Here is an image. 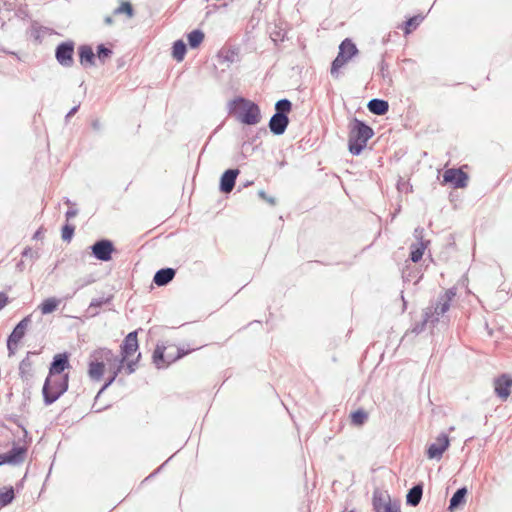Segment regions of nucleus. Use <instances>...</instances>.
Returning a JSON list of instances; mask_svg holds the SVG:
<instances>
[{
	"label": "nucleus",
	"instance_id": "nucleus-1",
	"mask_svg": "<svg viewBox=\"0 0 512 512\" xmlns=\"http://www.w3.org/2000/svg\"><path fill=\"white\" fill-rule=\"evenodd\" d=\"M374 135L373 129L365 122L354 118L349 124L348 147L352 155H360L367 142Z\"/></svg>",
	"mask_w": 512,
	"mask_h": 512
},
{
	"label": "nucleus",
	"instance_id": "nucleus-2",
	"mask_svg": "<svg viewBox=\"0 0 512 512\" xmlns=\"http://www.w3.org/2000/svg\"><path fill=\"white\" fill-rule=\"evenodd\" d=\"M68 382V375L49 374L42 389L44 403L51 405L58 400L67 391Z\"/></svg>",
	"mask_w": 512,
	"mask_h": 512
},
{
	"label": "nucleus",
	"instance_id": "nucleus-3",
	"mask_svg": "<svg viewBox=\"0 0 512 512\" xmlns=\"http://www.w3.org/2000/svg\"><path fill=\"white\" fill-rule=\"evenodd\" d=\"M230 107L239 106L236 115L237 119L246 125H256L261 120L259 106L243 97H238L229 103Z\"/></svg>",
	"mask_w": 512,
	"mask_h": 512
},
{
	"label": "nucleus",
	"instance_id": "nucleus-4",
	"mask_svg": "<svg viewBox=\"0 0 512 512\" xmlns=\"http://www.w3.org/2000/svg\"><path fill=\"white\" fill-rule=\"evenodd\" d=\"M91 358L88 375L92 380L99 381L104 373L105 362L111 364L115 354L110 349L99 348L91 354Z\"/></svg>",
	"mask_w": 512,
	"mask_h": 512
},
{
	"label": "nucleus",
	"instance_id": "nucleus-5",
	"mask_svg": "<svg viewBox=\"0 0 512 512\" xmlns=\"http://www.w3.org/2000/svg\"><path fill=\"white\" fill-rule=\"evenodd\" d=\"M358 54V49L351 39H344L340 46L337 57L331 64V75L334 77L338 76V71L342 68L353 56Z\"/></svg>",
	"mask_w": 512,
	"mask_h": 512
},
{
	"label": "nucleus",
	"instance_id": "nucleus-6",
	"mask_svg": "<svg viewBox=\"0 0 512 512\" xmlns=\"http://www.w3.org/2000/svg\"><path fill=\"white\" fill-rule=\"evenodd\" d=\"M92 255L100 261H109L112 258L114 245L108 239H101L96 241L91 247Z\"/></svg>",
	"mask_w": 512,
	"mask_h": 512
},
{
	"label": "nucleus",
	"instance_id": "nucleus-7",
	"mask_svg": "<svg viewBox=\"0 0 512 512\" xmlns=\"http://www.w3.org/2000/svg\"><path fill=\"white\" fill-rule=\"evenodd\" d=\"M73 53L74 43L71 41L62 42L56 47L55 57L58 63L63 67H71L74 63Z\"/></svg>",
	"mask_w": 512,
	"mask_h": 512
},
{
	"label": "nucleus",
	"instance_id": "nucleus-8",
	"mask_svg": "<svg viewBox=\"0 0 512 512\" xmlns=\"http://www.w3.org/2000/svg\"><path fill=\"white\" fill-rule=\"evenodd\" d=\"M27 448L20 445H14L8 452L0 454L3 464L19 465L25 461Z\"/></svg>",
	"mask_w": 512,
	"mask_h": 512
},
{
	"label": "nucleus",
	"instance_id": "nucleus-9",
	"mask_svg": "<svg viewBox=\"0 0 512 512\" xmlns=\"http://www.w3.org/2000/svg\"><path fill=\"white\" fill-rule=\"evenodd\" d=\"M449 447V438L446 433H441L435 443L429 445L427 449V456L430 459H440Z\"/></svg>",
	"mask_w": 512,
	"mask_h": 512
},
{
	"label": "nucleus",
	"instance_id": "nucleus-10",
	"mask_svg": "<svg viewBox=\"0 0 512 512\" xmlns=\"http://www.w3.org/2000/svg\"><path fill=\"white\" fill-rule=\"evenodd\" d=\"M443 180L454 188H464L467 186L468 175L460 169H448L443 175Z\"/></svg>",
	"mask_w": 512,
	"mask_h": 512
},
{
	"label": "nucleus",
	"instance_id": "nucleus-11",
	"mask_svg": "<svg viewBox=\"0 0 512 512\" xmlns=\"http://www.w3.org/2000/svg\"><path fill=\"white\" fill-rule=\"evenodd\" d=\"M455 295L456 293L453 289H448L438 297L436 306L430 307L434 312V317L439 318L449 310L450 303L452 299L455 297Z\"/></svg>",
	"mask_w": 512,
	"mask_h": 512
},
{
	"label": "nucleus",
	"instance_id": "nucleus-12",
	"mask_svg": "<svg viewBox=\"0 0 512 512\" xmlns=\"http://www.w3.org/2000/svg\"><path fill=\"white\" fill-rule=\"evenodd\" d=\"M512 387V378L509 375L503 374L494 380V390L498 397L502 400H506Z\"/></svg>",
	"mask_w": 512,
	"mask_h": 512
},
{
	"label": "nucleus",
	"instance_id": "nucleus-13",
	"mask_svg": "<svg viewBox=\"0 0 512 512\" xmlns=\"http://www.w3.org/2000/svg\"><path fill=\"white\" fill-rule=\"evenodd\" d=\"M137 333V331H132L123 340V343L121 345V358H124L126 360L134 352L137 351L139 347Z\"/></svg>",
	"mask_w": 512,
	"mask_h": 512
},
{
	"label": "nucleus",
	"instance_id": "nucleus-14",
	"mask_svg": "<svg viewBox=\"0 0 512 512\" xmlns=\"http://www.w3.org/2000/svg\"><path fill=\"white\" fill-rule=\"evenodd\" d=\"M238 174V169H228L222 174L219 187L222 193H230L233 190Z\"/></svg>",
	"mask_w": 512,
	"mask_h": 512
},
{
	"label": "nucleus",
	"instance_id": "nucleus-15",
	"mask_svg": "<svg viewBox=\"0 0 512 512\" xmlns=\"http://www.w3.org/2000/svg\"><path fill=\"white\" fill-rule=\"evenodd\" d=\"M289 124V118L286 115L274 114L269 121L270 131L275 135H282Z\"/></svg>",
	"mask_w": 512,
	"mask_h": 512
},
{
	"label": "nucleus",
	"instance_id": "nucleus-16",
	"mask_svg": "<svg viewBox=\"0 0 512 512\" xmlns=\"http://www.w3.org/2000/svg\"><path fill=\"white\" fill-rule=\"evenodd\" d=\"M431 323L432 325H434L435 323L438 322V317H434V312L432 311L431 308H426L424 310V313H423V319L422 321L416 323L412 329L410 330L411 333H414L415 335H418L420 334L421 332H423L426 328V324L427 323Z\"/></svg>",
	"mask_w": 512,
	"mask_h": 512
},
{
	"label": "nucleus",
	"instance_id": "nucleus-17",
	"mask_svg": "<svg viewBox=\"0 0 512 512\" xmlns=\"http://www.w3.org/2000/svg\"><path fill=\"white\" fill-rule=\"evenodd\" d=\"M31 323V315L24 317L13 329L11 334L8 336L10 342H20L25 336L28 326Z\"/></svg>",
	"mask_w": 512,
	"mask_h": 512
},
{
	"label": "nucleus",
	"instance_id": "nucleus-18",
	"mask_svg": "<svg viewBox=\"0 0 512 512\" xmlns=\"http://www.w3.org/2000/svg\"><path fill=\"white\" fill-rule=\"evenodd\" d=\"M69 366L68 356L66 354H56L51 363L49 374L64 375L63 371Z\"/></svg>",
	"mask_w": 512,
	"mask_h": 512
},
{
	"label": "nucleus",
	"instance_id": "nucleus-19",
	"mask_svg": "<svg viewBox=\"0 0 512 512\" xmlns=\"http://www.w3.org/2000/svg\"><path fill=\"white\" fill-rule=\"evenodd\" d=\"M373 507L375 512H401L399 506L392 505L390 501H385V499L376 492L373 496Z\"/></svg>",
	"mask_w": 512,
	"mask_h": 512
},
{
	"label": "nucleus",
	"instance_id": "nucleus-20",
	"mask_svg": "<svg viewBox=\"0 0 512 512\" xmlns=\"http://www.w3.org/2000/svg\"><path fill=\"white\" fill-rule=\"evenodd\" d=\"M175 273L173 268H162L155 273L153 282L157 286H165L173 280Z\"/></svg>",
	"mask_w": 512,
	"mask_h": 512
},
{
	"label": "nucleus",
	"instance_id": "nucleus-21",
	"mask_svg": "<svg viewBox=\"0 0 512 512\" xmlns=\"http://www.w3.org/2000/svg\"><path fill=\"white\" fill-rule=\"evenodd\" d=\"M79 61L83 66H92L95 64V54L89 45H81L78 48Z\"/></svg>",
	"mask_w": 512,
	"mask_h": 512
},
{
	"label": "nucleus",
	"instance_id": "nucleus-22",
	"mask_svg": "<svg viewBox=\"0 0 512 512\" xmlns=\"http://www.w3.org/2000/svg\"><path fill=\"white\" fill-rule=\"evenodd\" d=\"M367 108L372 114L382 116L388 112L389 104L383 99L374 98L368 102Z\"/></svg>",
	"mask_w": 512,
	"mask_h": 512
},
{
	"label": "nucleus",
	"instance_id": "nucleus-23",
	"mask_svg": "<svg viewBox=\"0 0 512 512\" xmlns=\"http://www.w3.org/2000/svg\"><path fill=\"white\" fill-rule=\"evenodd\" d=\"M423 495V483H418L414 485L411 489H409L406 495V503L409 506L416 507Z\"/></svg>",
	"mask_w": 512,
	"mask_h": 512
},
{
	"label": "nucleus",
	"instance_id": "nucleus-24",
	"mask_svg": "<svg viewBox=\"0 0 512 512\" xmlns=\"http://www.w3.org/2000/svg\"><path fill=\"white\" fill-rule=\"evenodd\" d=\"M165 349L164 346L157 345L153 352V363L157 368H162L171 363L168 361L171 360L172 357L169 354L165 356Z\"/></svg>",
	"mask_w": 512,
	"mask_h": 512
},
{
	"label": "nucleus",
	"instance_id": "nucleus-25",
	"mask_svg": "<svg viewBox=\"0 0 512 512\" xmlns=\"http://www.w3.org/2000/svg\"><path fill=\"white\" fill-rule=\"evenodd\" d=\"M467 495V488L461 487L456 490L449 502V510L453 511L460 505L464 504Z\"/></svg>",
	"mask_w": 512,
	"mask_h": 512
},
{
	"label": "nucleus",
	"instance_id": "nucleus-26",
	"mask_svg": "<svg viewBox=\"0 0 512 512\" xmlns=\"http://www.w3.org/2000/svg\"><path fill=\"white\" fill-rule=\"evenodd\" d=\"M32 354L34 353L28 352L27 356L20 362L19 374L23 380H28L32 376V362L30 360Z\"/></svg>",
	"mask_w": 512,
	"mask_h": 512
},
{
	"label": "nucleus",
	"instance_id": "nucleus-27",
	"mask_svg": "<svg viewBox=\"0 0 512 512\" xmlns=\"http://www.w3.org/2000/svg\"><path fill=\"white\" fill-rule=\"evenodd\" d=\"M60 304V300L55 297H50L45 299L40 305L39 309L43 315L50 314L54 312L58 305Z\"/></svg>",
	"mask_w": 512,
	"mask_h": 512
},
{
	"label": "nucleus",
	"instance_id": "nucleus-28",
	"mask_svg": "<svg viewBox=\"0 0 512 512\" xmlns=\"http://www.w3.org/2000/svg\"><path fill=\"white\" fill-rule=\"evenodd\" d=\"M426 245H427L426 242H419V243H415V244L411 245L410 259L414 263H417L418 261H420L422 259L424 250L426 249Z\"/></svg>",
	"mask_w": 512,
	"mask_h": 512
},
{
	"label": "nucleus",
	"instance_id": "nucleus-29",
	"mask_svg": "<svg viewBox=\"0 0 512 512\" xmlns=\"http://www.w3.org/2000/svg\"><path fill=\"white\" fill-rule=\"evenodd\" d=\"M186 51V44L183 40H177L174 42L172 47V56L176 61H182L185 57Z\"/></svg>",
	"mask_w": 512,
	"mask_h": 512
},
{
	"label": "nucleus",
	"instance_id": "nucleus-30",
	"mask_svg": "<svg viewBox=\"0 0 512 512\" xmlns=\"http://www.w3.org/2000/svg\"><path fill=\"white\" fill-rule=\"evenodd\" d=\"M204 37V33L199 29L191 31L187 35L189 46L193 49L199 47V45L203 42Z\"/></svg>",
	"mask_w": 512,
	"mask_h": 512
},
{
	"label": "nucleus",
	"instance_id": "nucleus-31",
	"mask_svg": "<svg viewBox=\"0 0 512 512\" xmlns=\"http://www.w3.org/2000/svg\"><path fill=\"white\" fill-rule=\"evenodd\" d=\"M15 498L13 487L5 488V491H0V508L5 507L12 503Z\"/></svg>",
	"mask_w": 512,
	"mask_h": 512
},
{
	"label": "nucleus",
	"instance_id": "nucleus-32",
	"mask_svg": "<svg viewBox=\"0 0 512 512\" xmlns=\"http://www.w3.org/2000/svg\"><path fill=\"white\" fill-rule=\"evenodd\" d=\"M291 109H292V103L288 99H281V100L277 101L275 104V110H276L275 114L288 116V113L291 111Z\"/></svg>",
	"mask_w": 512,
	"mask_h": 512
},
{
	"label": "nucleus",
	"instance_id": "nucleus-33",
	"mask_svg": "<svg viewBox=\"0 0 512 512\" xmlns=\"http://www.w3.org/2000/svg\"><path fill=\"white\" fill-rule=\"evenodd\" d=\"M108 302H110L109 297L92 299V301L90 302V305L88 307V313H90L91 316L98 315L97 309Z\"/></svg>",
	"mask_w": 512,
	"mask_h": 512
},
{
	"label": "nucleus",
	"instance_id": "nucleus-34",
	"mask_svg": "<svg viewBox=\"0 0 512 512\" xmlns=\"http://www.w3.org/2000/svg\"><path fill=\"white\" fill-rule=\"evenodd\" d=\"M114 15L125 14L128 18H132L134 16V9L130 2L124 1L121 3L119 7H117L113 11Z\"/></svg>",
	"mask_w": 512,
	"mask_h": 512
},
{
	"label": "nucleus",
	"instance_id": "nucleus-35",
	"mask_svg": "<svg viewBox=\"0 0 512 512\" xmlns=\"http://www.w3.org/2000/svg\"><path fill=\"white\" fill-rule=\"evenodd\" d=\"M367 418H368V414L364 410H361V409L354 411L351 414V422L356 426L363 425L365 423V421L367 420Z\"/></svg>",
	"mask_w": 512,
	"mask_h": 512
},
{
	"label": "nucleus",
	"instance_id": "nucleus-36",
	"mask_svg": "<svg viewBox=\"0 0 512 512\" xmlns=\"http://www.w3.org/2000/svg\"><path fill=\"white\" fill-rule=\"evenodd\" d=\"M422 20H423V17L420 15L413 16V17L409 18L405 22L404 33L405 34L411 33V31L413 29H415L421 23Z\"/></svg>",
	"mask_w": 512,
	"mask_h": 512
},
{
	"label": "nucleus",
	"instance_id": "nucleus-37",
	"mask_svg": "<svg viewBox=\"0 0 512 512\" xmlns=\"http://www.w3.org/2000/svg\"><path fill=\"white\" fill-rule=\"evenodd\" d=\"M126 360L124 358L118 357L115 355V359H112V363L108 364L110 366V369L113 370L112 375H115L117 378L118 374L121 372V370L124 367V362Z\"/></svg>",
	"mask_w": 512,
	"mask_h": 512
},
{
	"label": "nucleus",
	"instance_id": "nucleus-38",
	"mask_svg": "<svg viewBox=\"0 0 512 512\" xmlns=\"http://www.w3.org/2000/svg\"><path fill=\"white\" fill-rule=\"evenodd\" d=\"M112 55V50L107 48L105 45L100 44L97 47V57L101 62H104L107 58Z\"/></svg>",
	"mask_w": 512,
	"mask_h": 512
},
{
	"label": "nucleus",
	"instance_id": "nucleus-39",
	"mask_svg": "<svg viewBox=\"0 0 512 512\" xmlns=\"http://www.w3.org/2000/svg\"><path fill=\"white\" fill-rule=\"evenodd\" d=\"M75 227L70 224H66L62 227V239L63 241L70 242L74 235Z\"/></svg>",
	"mask_w": 512,
	"mask_h": 512
},
{
	"label": "nucleus",
	"instance_id": "nucleus-40",
	"mask_svg": "<svg viewBox=\"0 0 512 512\" xmlns=\"http://www.w3.org/2000/svg\"><path fill=\"white\" fill-rule=\"evenodd\" d=\"M140 357H141V354L139 353L135 361L132 360V361H129L127 363V365H126V372H127V374L130 375V374L135 372V370H136V363L139 361Z\"/></svg>",
	"mask_w": 512,
	"mask_h": 512
},
{
	"label": "nucleus",
	"instance_id": "nucleus-41",
	"mask_svg": "<svg viewBox=\"0 0 512 512\" xmlns=\"http://www.w3.org/2000/svg\"><path fill=\"white\" fill-rule=\"evenodd\" d=\"M258 196L272 206L276 204L275 198L268 196L264 190H260Z\"/></svg>",
	"mask_w": 512,
	"mask_h": 512
},
{
	"label": "nucleus",
	"instance_id": "nucleus-42",
	"mask_svg": "<svg viewBox=\"0 0 512 512\" xmlns=\"http://www.w3.org/2000/svg\"><path fill=\"white\" fill-rule=\"evenodd\" d=\"M413 235H414L415 239L418 241L417 243L424 242V240H423L424 228H422V227L415 228Z\"/></svg>",
	"mask_w": 512,
	"mask_h": 512
},
{
	"label": "nucleus",
	"instance_id": "nucleus-43",
	"mask_svg": "<svg viewBox=\"0 0 512 512\" xmlns=\"http://www.w3.org/2000/svg\"><path fill=\"white\" fill-rule=\"evenodd\" d=\"M19 342H10V339H7V349L9 356H13L16 352V348Z\"/></svg>",
	"mask_w": 512,
	"mask_h": 512
},
{
	"label": "nucleus",
	"instance_id": "nucleus-44",
	"mask_svg": "<svg viewBox=\"0 0 512 512\" xmlns=\"http://www.w3.org/2000/svg\"><path fill=\"white\" fill-rule=\"evenodd\" d=\"M115 380H116L115 375H111V377H109V378L107 379V381L105 382V384L102 386V388H101V389H100V391L98 392V394H97V397H96V398H98V397L100 396V394H101L104 390H106V389H107V388H108V387H109V386H110V385H111Z\"/></svg>",
	"mask_w": 512,
	"mask_h": 512
},
{
	"label": "nucleus",
	"instance_id": "nucleus-45",
	"mask_svg": "<svg viewBox=\"0 0 512 512\" xmlns=\"http://www.w3.org/2000/svg\"><path fill=\"white\" fill-rule=\"evenodd\" d=\"M191 350H184L182 348H178L177 349V355L173 358H171V360H169L168 362H174L180 358H182L183 356L187 355Z\"/></svg>",
	"mask_w": 512,
	"mask_h": 512
},
{
	"label": "nucleus",
	"instance_id": "nucleus-46",
	"mask_svg": "<svg viewBox=\"0 0 512 512\" xmlns=\"http://www.w3.org/2000/svg\"><path fill=\"white\" fill-rule=\"evenodd\" d=\"M9 303V298L6 293L0 292V310H2Z\"/></svg>",
	"mask_w": 512,
	"mask_h": 512
},
{
	"label": "nucleus",
	"instance_id": "nucleus-47",
	"mask_svg": "<svg viewBox=\"0 0 512 512\" xmlns=\"http://www.w3.org/2000/svg\"><path fill=\"white\" fill-rule=\"evenodd\" d=\"M387 69H388V64L382 59V61L380 63V73H381L383 78L386 77Z\"/></svg>",
	"mask_w": 512,
	"mask_h": 512
},
{
	"label": "nucleus",
	"instance_id": "nucleus-48",
	"mask_svg": "<svg viewBox=\"0 0 512 512\" xmlns=\"http://www.w3.org/2000/svg\"><path fill=\"white\" fill-rule=\"evenodd\" d=\"M92 282H93V279H89V280H81V279H80V280H78V281L76 282V284L78 285V286H77V290H79V289H81V288L85 287L86 285H88V284H90V283H92Z\"/></svg>",
	"mask_w": 512,
	"mask_h": 512
},
{
	"label": "nucleus",
	"instance_id": "nucleus-49",
	"mask_svg": "<svg viewBox=\"0 0 512 512\" xmlns=\"http://www.w3.org/2000/svg\"><path fill=\"white\" fill-rule=\"evenodd\" d=\"M77 214H78V210L77 209H69L66 212L65 216H66L67 220H70V219L76 217Z\"/></svg>",
	"mask_w": 512,
	"mask_h": 512
},
{
	"label": "nucleus",
	"instance_id": "nucleus-50",
	"mask_svg": "<svg viewBox=\"0 0 512 512\" xmlns=\"http://www.w3.org/2000/svg\"><path fill=\"white\" fill-rule=\"evenodd\" d=\"M78 109H79V105L74 106L73 108H71V110L66 115V119H69L70 117L75 115V113L78 111Z\"/></svg>",
	"mask_w": 512,
	"mask_h": 512
},
{
	"label": "nucleus",
	"instance_id": "nucleus-51",
	"mask_svg": "<svg viewBox=\"0 0 512 512\" xmlns=\"http://www.w3.org/2000/svg\"><path fill=\"white\" fill-rule=\"evenodd\" d=\"M113 22H114V21H113V18H112L111 16H106V17L104 18V23H105L106 25H112V24H113Z\"/></svg>",
	"mask_w": 512,
	"mask_h": 512
},
{
	"label": "nucleus",
	"instance_id": "nucleus-52",
	"mask_svg": "<svg viewBox=\"0 0 512 512\" xmlns=\"http://www.w3.org/2000/svg\"><path fill=\"white\" fill-rule=\"evenodd\" d=\"M32 249L31 248H25L24 251L22 252V256L24 257H27L29 255H32Z\"/></svg>",
	"mask_w": 512,
	"mask_h": 512
},
{
	"label": "nucleus",
	"instance_id": "nucleus-53",
	"mask_svg": "<svg viewBox=\"0 0 512 512\" xmlns=\"http://www.w3.org/2000/svg\"><path fill=\"white\" fill-rule=\"evenodd\" d=\"M40 237H41V231H40V230H37V231L35 232V234H34L33 238L38 239V238H40Z\"/></svg>",
	"mask_w": 512,
	"mask_h": 512
},
{
	"label": "nucleus",
	"instance_id": "nucleus-54",
	"mask_svg": "<svg viewBox=\"0 0 512 512\" xmlns=\"http://www.w3.org/2000/svg\"><path fill=\"white\" fill-rule=\"evenodd\" d=\"M93 127H94L95 129H99V123H98V121L93 122Z\"/></svg>",
	"mask_w": 512,
	"mask_h": 512
},
{
	"label": "nucleus",
	"instance_id": "nucleus-55",
	"mask_svg": "<svg viewBox=\"0 0 512 512\" xmlns=\"http://www.w3.org/2000/svg\"><path fill=\"white\" fill-rule=\"evenodd\" d=\"M65 203H66V204H68V205H71V204H72V203H71V201H70L69 199H66Z\"/></svg>",
	"mask_w": 512,
	"mask_h": 512
},
{
	"label": "nucleus",
	"instance_id": "nucleus-56",
	"mask_svg": "<svg viewBox=\"0 0 512 512\" xmlns=\"http://www.w3.org/2000/svg\"><path fill=\"white\" fill-rule=\"evenodd\" d=\"M250 184H251V182H245V185H244V186H248V185H250Z\"/></svg>",
	"mask_w": 512,
	"mask_h": 512
}]
</instances>
